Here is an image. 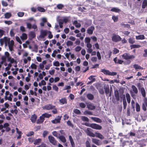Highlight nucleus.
I'll list each match as a JSON object with an SVG mask.
<instances>
[{"instance_id": "60", "label": "nucleus", "mask_w": 147, "mask_h": 147, "mask_svg": "<svg viewBox=\"0 0 147 147\" xmlns=\"http://www.w3.org/2000/svg\"><path fill=\"white\" fill-rule=\"evenodd\" d=\"M52 65L51 64H49L46 65L45 66V69L46 70H48L49 69L50 67Z\"/></svg>"}, {"instance_id": "34", "label": "nucleus", "mask_w": 147, "mask_h": 147, "mask_svg": "<svg viewBox=\"0 0 147 147\" xmlns=\"http://www.w3.org/2000/svg\"><path fill=\"white\" fill-rule=\"evenodd\" d=\"M146 6L147 7V0H144L142 3V7L144 9Z\"/></svg>"}, {"instance_id": "47", "label": "nucleus", "mask_w": 147, "mask_h": 147, "mask_svg": "<svg viewBox=\"0 0 147 147\" xmlns=\"http://www.w3.org/2000/svg\"><path fill=\"white\" fill-rule=\"evenodd\" d=\"M46 82L44 80H42L39 83V86L45 85L46 84Z\"/></svg>"}, {"instance_id": "29", "label": "nucleus", "mask_w": 147, "mask_h": 147, "mask_svg": "<svg viewBox=\"0 0 147 147\" xmlns=\"http://www.w3.org/2000/svg\"><path fill=\"white\" fill-rule=\"evenodd\" d=\"M137 40H143L145 39V36L143 35H140L136 36Z\"/></svg>"}, {"instance_id": "1", "label": "nucleus", "mask_w": 147, "mask_h": 147, "mask_svg": "<svg viewBox=\"0 0 147 147\" xmlns=\"http://www.w3.org/2000/svg\"><path fill=\"white\" fill-rule=\"evenodd\" d=\"M48 31L45 30H41L40 31V35L38 37V39L40 40H42L46 36Z\"/></svg>"}, {"instance_id": "44", "label": "nucleus", "mask_w": 147, "mask_h": 147, "mask_svg": "<svg viewBox=\"0 0 147 147\" xmlns=\"http://www.w3.org/2000/svg\"><path fill=\"white\" fill-rule=\"evenodd\" d=\"M141 92L143 96L145 97L146 96V92L144 88H141Z\"/></svg>"}, {"instance_id": "49", "label": "nucleus", "mask_w": 147, "mask_h": 147, "mask_svg": "<svg viewBox=\"0 0 147 147\" xmlns=\"http://www.w3.org/2000/svg\"><path fill=\"white\" fill-rule=\"evenodd\" d=\"M30 36L32 38H33L36 36V34L34 32H31L30 33Z\"/></svg>"}, {"instance_id": "5", "label": "nucleus", "mask_w": 147, "mask_h": 147, "mask_svg": "<svg viewBox=\"0 0 147 147\" xmlns=\"http://www.w3.org/2000/svg\"><path fill=\"white\" fill-rule=\"evenodd\" d=\"M5 100H8L9 101H12L13 96L12 94L10 93L9 91H6L5 93Z\"/></svg>"}, {"instance_id": "8", "label": "nucleus", "mask_w": 147, "mask_h": 147, "mask_svg": "<svg viewBox=\"0 0 147 147\" xmlns=\"http://www.w3.org/2000/svg\"><path fill=\"white\" fill-rule=\"evenodd\" d=\"M90 127L96 129L100 130L102 129V127L99 125L95 123H92L90 124Z\"/></svg>"}, {"instance_id": "9", "label": "nucleus", "mask_w": 147, "mask_h": 147, "mask_svg": "<svg viewBox=\"0 0 147 147\" xmlns=\"http://www.w3.org/2000/svg\"><path fill=\"white\" fill-rule=\"evenodd\" d=\"M49 140L50 142L54 145H57V142L55 138L52 136H50L48 137Z\"/></svg>"}, {"instance_id": "64", "label": "nucleus", "mask_w": 147, "mask_h": 147, "mask_svg": "<svg viewBox=\"0 0 147 147\" xmlns=\"http://www.w3.org/2000/svg\"><path fill=\"white\" fill-rule=\"evenodd\" d=\"M74 112L76 114H80L81 113L80 111L78 109H75L74 110Z\"/></svg>"}, {"instance_id": "4", "label": "nucleus", "mask_w": 147, "mask_h": 147, "mask_svg": "<svg viewBox=\"0 0 147 147\" xmlns=\"http://www.w3.org/2000/svg\"><path fill=\"white\" fill-rule=\"evenodd\" d=\"M121 56L123 59L126 60L134 59L135 58L134 55H130L129 54L126 53H124Z\"/></svg>"}, {"instance_id": "59", "label": "nucleus", "mask_w": 147, "mask_h": 147, "mask_svg": "<svg viewBox=\"0 0 147 147\" xmlns=\"http://www.w3.org/2000/svg\"><path fill=\"white\" fill-rule=\"evenodd\" d=\"M42 115L43 117H44V118L45 117L49 118L51 116V114H49L47 113L43 114Z\"/></svg>"}, {"instance_id": "25", "label": "nucleus", "mask_w": 147, "mask_h": 147, "mask_svg": "<svg viewBox=\"0 0 147 147\" xmlns=\"http://www.w3.org/2000/svg\"><path fill=\"white\" fill-rule=\"evenodd\" d=\"M111 11L118 13L121 11V10L117 7H113L111 9Z\"/></svg>"}, {"instance_id": "28", "label": "nucleus", "mask_w": 147, "mask_h": 147, "mask_svg": "<svg viewBox=\"0 0 147 147\" xmlns=\"http://www.w3.org/2000/svg\"><path fill=\"white\" fill-rule=\"evenodd\" d=\"M4 18L6 19L9 18L11 16V13L7 12L4 14Z\"/></svg>"}, {"instance_id": "11", "label": "nucleus", "mask_w": 147, "mask_h": 147, "mask_svg": "<svg viewBox=\"0 0 147 147\" xmlns=\"http://www.w3.org/2000/svg\"><path fill=\"white\" fill-rule=\"evenodd\" d=\"M9 50L11 51L13 49V47L14 45V42L13 40H11L8 43Z\"/></svg>"}, {"instance_id": "43", "label": "nucleus", "mask_w": 147, "mask_h": 147, "mask_svg": "<svg viewBox=\"0 0 147 147\" xmlns=\"http://www.w3.org/2000/svg\"><path fill=\"white\" fill-rule=\"evenodd\" d=\"M84 114L85 115H92V112L88 111H85L84 113Z\"/></svg>"}, {"instance_id": "35", "label": "nucleus", "mask_w": 147, "mask_h": 147, "mask_svg": "<svg viewBox=\"0 0 147 147\" xmlns=\"http://www.w3.org/2000/svg\"><path fill=\"white\" fill-rule=\"evenodd\" d=\"M126 99L127 102L128 103H130V96L129 94L128 93H127L126 94Z\"/></svg>"}, {"instance_id": "45", "label": "nucleus", "mask_w": 147, "mask_h": 147, "mask_svg": "<svg viewBox=\"0 0 147 147\" xmlns=\"http://www.w3.org/2000/svg\"><path fill=\"white\" fill-rule=\"evenodd\" d=\"M128 42L132 44L135 42V40L134 38H130L129 39Z\"/></svg>"}, {"instance_id": "48", "label": "nucleus", "mask_w": 147, "mask_h": 147, "mask_svg": "<svg viewBox=\"0 0 147 147\" xmlns=\"http://www.w3.org/2000/svg\"><path fill=\"white\" fill-rule=\"evenodd\" d=\"M52 88L53 90L56 92L58 91V88L55 84H53V85Z\"/></svg>"}, {"instance_id": "63", "label": "nucleus", "mask_w": 147, "mask_h": 147, "mask_svg": "<svg viewBox=\"0 0 147 147\" xmlns=\"http://www.w3.org/2000/svg\"><path fill=\"white\" fill-rule=\"evenodd\" d=\"M11 67V63H9L8 64L7 67H6L5 68V71H7L9 70L10 69V68Z\"/></svg>"}, {"instance_id": "21", "label": "nucleus", "mask_w": 147, "mask_h": 147, "mask_svg": "<svg viewBox=\"0 0 147 147\" xmlns=\"http://www.w3.org/2000/svg\"><path fill=\"white\" fill-rule=\"evenodd\" d=\"M91 119L95 122L98 123H100L102 122V120L98 118L92 117H91Z\"/></svg>"}, {"instance_id": "41", "label": "nucleus", "mask_w": 147, "mask_h": 147, "mask_svg": "<svg viewBox=\"0 0 147 147\" xmlns=\"http://www.w3.org/2000/svg\"><path fill=\"white\" fill-rule=\"evenodd\" d=\"M93 48L97 49H99V46L98 43H96L93 45Z\"/></svg>"}, {"instance_id": "57", "label": "nucleus", "mask_w": 147, "mask_h": 147, "mask_svg": "<svg viewBox=\"0 0 147 147\" xmlns=\"http://www.w3.org/2000/svg\"><path fill=\"white\" fill-rule=\"evenodd\" d=\"M112 19L114 22H116L118 20V17L117 16H112Z\"/></svg>"}, {"instance_id": "40", "label": "nucleus", "mask_w": 147, "mask_h": 147, "mask_svg": "<svg viewBox=\"0 0 147 147\" xmlns=\"http://www.w3.org/2000/svg\"><path fill=\"white\" fill-rule=\"evenodd\" d=\"M71 52L65 53H64L65 55L66 58L68 60H69V56H71Z\"/></svg>"}, {"instance_id": "55", "label": "nucleus", "mask_w": 147, "mask_h": 147, "mask_svg": "<svg viewBox=\"0 0 147 147\" xmlns=\"http://www.w3.org/2000/svg\"><path fill=\"white\" fill-rule=\"evenodd\" d=\"M37 9L40 12H44L45 11V9L42 7H38Z\"/></svg>"}, {"instance_id": "19", "label": "nucleus", "mask_w": 147, "mask_h": 147, "mask_svg": "<svg viewBox=\"0 0 147 147\" xmlns=\"http://www.w3.org/2000/svg\"><path fill=\"white\" fill-rule=\"evenodd\" d=\"M37 116L35 115H33L31 117L30 120L32 123H34L36 119Z\"/></svg>"}, {"instance_id": "6", "label": "nucleus", "mask_w": 147, "mask_h": 147, "mask_svg": "<svg viewBox=\"0 0 147 147\" xmlns=\"http://www.w3.org/2000/svg\"><path fill=\"white\" fill-rule=\"evenodd\" d=\"M121 39V37L118 35L114 34L112 37V40L114 42H117Z\"/></svg>"}, {"instance_id": "62", "label": "nucleus", "mask_w": 147, "mask_h": 147, "mask_svg": "<svg viewBox=\"0 0 147 147\" xmlns=\"http://www.w3.org/2000/svg\"><path fill=\"white\" fill-rule=\"evenodd\" d=\"M66 45L67 46H71L73 45V42L71 41H68L66 42Z\"/></svg>"}, {"instance_id": "13", "label": "nucleus", "mask_w": 147, "mask_h": 147, "mask_svg": "<svg viewBox=\"0 0 147 147\" xmlns=\"http://www.w3.org/2000/svg\"><path fill=\"white\" fill-rule=\"evenodd\" d=\"M92 141L93 143L97 145H100L102 144V142L99 140L95 138H92Z\"/></svg>"}, {"instance_id": "22", "label": "nucleus", "mask_w": 147, "mask_h": 147, "mask_svg": "<svg viewBox=\"0 0 147 147\" xmlns=\"http://www.w3.org/2000/svg\"><path fill=\"white\" fill-rule=\"evenodd\" d=\"M133 67L137 71L139 69H143L142 67L136 64L134 65Z\"/></svg>"}, {"instance_id": "16", "label": "nucleus", "mask_w": 147, "mask_h": 147, "mask_svg": "<svg viewBox=\"0 0 147 147\" xmlns=\"http://www.w3.org/2000/svg\"><path fill=\"white\" fill-rule=\"evenodd\" d=\"M94 29V27L93 26H91L87 30L88 33L89 34H92Z\"/></svg>"}, {"instance_id": "31", "label": "nucleus", "mask_w": 147, "mask_h": 147, "mask_svg": "<svg viewBox=\"0 0 147 147\" xmlns=\"http://www.w3.org/2000/svg\"><path fill=\"white\" fill-rule=\"evenodd\" d=\"M73 24L77 28H80L81 26V24L80 23H78L77 21H74Z\"/></svg>"}, {"instance_id": "36", "label": "nucleus", "mask_w": 147, "mask_h": 147, "mask_svg": "<svg viewBox=\"0 0 147 147\" xmlns=\"http://www.w3.org/2000/svg\"><path fill=\"white\" fill-rule=\"evenodd\" d=\"M140 47V45H132L130 46L131 49L139 48Z\"/></svg>"}, {"instance_id": "61", "label": "nucleus", "mask_w": 147, "mask_h": 147, "mask_svg": "<svg viewBox=\"0 0 147 147\" xmlns=\"http://www.w3.org/2000/svg\"><path fill=\"white\" fill-rule=\"evenodd\" d=\"M90 39L89 37H86L85 39V42L86 43H90Z\"/></svg>"}, {"instance_id": "33", "label": "nucleus", "mask_w": 147, "mask_h": 147, "mask_svg": "<svg viewBox=\"0 0 147 147\" xmlns=\"http://www.w3.org/2000/svg\"><path fill=\"white\" fill-rule=\"evenodd\" d=\"M20 37L22 40H26L27 38V35L25 33H23L22 35L20 36Z\"/></svg>"}, {"instance_id": "52", "label": "nucleus", "mask_w": 147, "mask_h": 147, "mask_svg": "<svg viewBox=\"0 0 147 147\" xmlns=\"http://www.w3.org/2000/svg\"><path fill=\"white\" fill-rule=\"evenodd\" d=\"M123 108L124 109H125L127 106V102L125 98L123 99Z\"/></svg>"}, {"instance_id": "51", "label": "nucleus", "mask_w": 147, "mask_h": 147, "mask_svg": "<svg viewBox=\"0 0 147 147\" xmlns=\"http://www.w3.org/2000/svg\"><path fill=\"white\" fill-rule=\"evenodd\" d=\"M53 65L54 66L58 67L59 66L60 63L59 61H54L53 62Z\"/></svg>"}, {"instance_id": "20", "label": "nucleus", "mask_w": 147, "mask_h": 147, "mask_svg": "<svg viewBox=\"0 0 147 147\" xmlns=\"http://www.w3.org/2000/svg\"><path fill=\"white\" fill-rule=\"evenodd\" d=\"M46 75V74L45 72L43 71L42 73L39 74L38 77L40 78V79L42 80L43 78V77L45 76Z\"/></svg>"}, {"instance_id": "3", "label": "nucleus", "mask_w": 147, "mask_h": 147, "mask_svg": "<svg viewBox=\"0 0 147 147\" xmlns=\"http://www.w3.org/2000/svg\"><path fill=\"white\" fill-rule=\"evenodd\" d=\"M10 41V38L7 37H5L3 38L0 39V43L1 45H2L4 43L5 44V46H7L8 43Z\"/></svg>"}, {"instance_id": "58", "label": "nucleus", "mask_w": 147, "mask_h": 147, "mask_svg": "<svg viewBox=\"0 0 147 147\" xmlns=\"http://www.w3.org/2000/svg\"><path fill=\"white\" fill-rule=\"evenodd\" d=\"M119 52V50L116 48H114L113 51V53L115 54L118 53Z\"/></svg>"}, {"instance_id": "15", "label": "nucleus", "mask_w": 147, "mask_h": 147, "mask_svg": "<svg viewBox=\"0 0 147 147\" xmlns=\"http://www.w3.org/2000/svg\"><path fill=\"white\" fill-rule=\"evenodd\" d=\"M61 117L58 116L57 118L55 119L54 120L52 121V122L53 123H59L61 120Z\"/></svg>"}, {"instance_id": "42", "label": "nucleus", "mask_w": 147, "mask_h": 147, "mask_svg": "<svg viewBox=\"0 0 147 147\" xmlns=\"http://www.w3.org/2000/svg\"><path fill=\"white\" fill-rule=\"evenodd\" d=\"M87 98L89 100H92L94 98V96L93 95L91 94H88L87 95Z\"/></svg>"}, {"instance_id": "46", "label": "nucleus", "mask_w": 147, "mask_h": 147, "mask_svg": "<svg viewBox=\"0 0 147 147\" xmlns=\"http://www.w3.org/2000/svg\"><path fill=\"white\" fill-rule=\"evenodd\" d=\"M82 49V47L80 46H77L75 48V50L76 51L78 52L80 51Z\"/></svg>"}, {"instance_id": "24", "label": "nucleus", "mask_w": 147, "mask_h": 147, "mask_svg": "<svg viewBox=\"0 0 147 147\" xmlns=\"http://www.w3.org/2000/svg\"><path fill=\"white\" fill-rule=\"evenodd\" d=\"M37 66L34 63H32L30 66L29 67V68L32 69H37Z\"/></svg>"}, {"instance_id": "26", "label": "nucleus", "mask_w": 147, "mask_h": 147, "mask_svg": "<svg viewBox=\"0 0 147 147\" xmlns=\"http://www.w3.org/2000/svg\"><path fill=\"white\" fill-rule=\"evenodd\" d=\"M69 140L70 141V143L72 147H75V144L73 141V139L71 136H69Z\"/></svg>"}, {"instance_id": "37", "label": "nucleus", "mask_w": 147, "mask_h": 147, "mask_svg": "<svg viewBox=\"0 0 147 147\" xmlns=\"http://www.w3.org/2000/svg\"><path fill=\"white\" fill-rule=\"evenodd\" d=\"M59 139L63 143H65L66 141L65 138L63 136H60L59 137Z\"/></svg>"}, {"instance_id": "50", "label": "nucleus", "mask_w": 147, "mask_h": 147, "mask_svg": "<svg viewBox=\"0 0 147 147\" xmlns=\"http://www.w3.org/2000/svg\"><path fill=\"white\" fill-rule=\"evenodd\" d=\"M82 120L85 121H89L88 119L86 117L84 116H82L81 117Z\"/></svg>"}, {"instance_id": "14", "label": "nucleus", "mask_w": 147, "mask_h": 147, "mask_svg": "<svg viewBox=\"0 0 147 147\" xmlns=\"http://www.w3.org/2000/svg\"><path fill=\"white\" fill-rule=\"evenodd\" d=\"M87 106L88 108L91 110H92L95 109V107L93 104L91 103H88L87 104Z\"/></svg>"}, {"instance_id": "32", "label": "nucleus", "mask_w": 147, "mask_h": 147, "mask_svg": "<svg viewBox=\"0 0 147 147\" xmlns=\"http://www.w3.org/2000/svg\"><path fill=\"white\" fill-rule=\"evenodd\" d=\"M13 107L15 109L14 110H11V113L13 114H16L18 112V110H17V107L16 106H14Z\"/></svg>"}, {"instance_id": "17", "label": "nucleus", "mask_w": 147, "mask_h": 147, "mask_svg": "<svg viewBox=\"0 0 147 147\" xmlns=\"http://www.w3.org/2000/svg\"><path fill=\"white\" fill-rule=\"evenodd\" d=\"M113 61L115 63L121 64L123 62V61L117 59V57L114 59Z\"/></svg>"}, {"instance_id": "54", "label": "nucleus", "mask_w": 147, "mask_h": 147, "mask_svg": "<svg viewBox=\"0 0 147 147\" xmlns=\"http://www.w3.org/2000/svg\"><path fill=\"white\" fill-rule=\"evenodd\" d=\"M44 65L42 64V63H40L39 65V69L43 70H45Z\"/></svg>"}, {"instance_id": "30", "label": "nucleus", "mask_w": 147, "mask_h": 147, "mask_svg": "<svg viewBox=\"0 0 147 147\" xmlns=\"http://www.w3.org/2000/svg\"><path fill=\"white\" fill-rule=\"evenodd\" d=\"M59 101L60 104L61 105L64 104L66 103H67V100L64 98L59 99Z\"/></svg>"}, {"instance_id": "53", "label": "nucleus", "mask_w": 147, "mask_h": 147, "mask_svg": "<svg viewBox=\"0 0 147 147\" xmlns=\"http://www.w3.org/2000/svg\"><path fill=\"white\" fill-rule=\"evenodd\" d=\"M136 109L137 112L139 111L140 110V105L138 103H136Z\"/></svg>"}, {"instance_id": "18", "label": "nucleus", "mask_w": 147, "mask_h": 147, "mask_svg": "<svg viewBox=\"0 0 147 147\" xmlns=\"http://www.w3.org/2000/svg\"><path fill=\"white\" fill-rule=\"evenodd\" d=\"M44 120V117L42 115L40 116V118L38 119L37 121V123L39 124L42 123Z\"/></svg>"}, {"instance_id": "23", "label": "nucleus", "mask_w": 147, "mask_h": 147, "mask_svg": "<svg viewBox=\"0 0 147 147\" xmlns=\"http://www.w3.org/2000/svg\"><path fill=\"white\" fill-rule=\"evenodd\" d=\"M11 70L12 71V73L13 75H16L18 74V68H16L15 69L12 68Z\"/></svg>"}, {"instance_id": "39", "label": "nucleus", "mask_w": 147, "mask_h": 147, "mask_svg": "<svg viewBox=\"0 0 147 147\" xmlns=\"http://www.w3.org/2000/svg\"><path fill=\"white\" fill-rule=\"evenodd\" d=\"M41 142V139H36L34 141V144L35 145L38 144Z\"/></svg>"}, {"instance_id": "38", "label": "nucleus", "mask_w": 147, "mask_h": 147, "mask_svg": "<svg viewBox=\"0 0 147 147\" xmlns=\"http://www.w3.org/2000/svg\"><path fill=\"white\" fill-rule=\"evenodd\" d=\"M63 23H64L62 19H60L59 20V23L60 28H61L63 27Z\"/></svg>"}, {"instance_id": "27", "label": "nucleus", "mask_w": 147, "mask_h": 147, "mask_svg": "<svg viewBox=\"0 0 147 147\" xmlns=\"http://www.w3.org/2000/svg\"><path fill=\"white\" fill-rule=\"evenodd\" d=\"M31 60V58L30 57H28L26 58H24L23 59V61L24 63L26 64L27 63L28 61H30Z\"/></svg>"}, {"instance_id": "56", "label": "nucleus", "mask_w": 147, "mask_h": 147, "mask_svg": "<svg viewBox=\"0 0 147 147\" xmlns=\"http://www.w3.org/2000/svg\"><path fill=\"white\" fill-rule=\"evenodd\" d=\"M63 7V5L61 4H58L57 5V7L59 9H61Z\"/></svg>"}, {"instance_id": "7", "label": "nucleus", "mask_w": 147, "mask_h": 147, "mask_svg": "<svg viewBox=\"0 0 147 147\" xmlns=\"http://www.w3.org/2000/svg\"><path fill=\"white\" fill-rule=\"evenodd\" d=\"M55 107V106L51 104H47L46 105L42 107V108L44 110H49L53 109Z\"/></svg>"}, {"instance_id": "12", "label": "nucleus", "mask_w": 147, "mask_h": 147, "mask_svg": "<svg viewBox=\"0 0 147 147\" xmlns=\"http://www.w3.org/2000/svg\"><path fill=\"white\" fill-rule=\"evenodd\" d=\"M146 107H147V99L145 98L144 99V102L142 106V109L144 111H146Z\"/></svg>"}, {"instance_id": "2", "label": "nucleus", "mask_w": 147, "mask_h": 147, "mask_svg": "<svg viewBox=\"0 0 147 147\" xmlns=\"http://www.w3.org/2000/svg\"><path fill=\"white\" fill-rule=\"evenodd\" d=\"M101 71L106 75L111 76H114L117 74V73L115 72H111L109 70L103 69H101Z\"/></svg>"}, {"instance_id": "10", "label": "nucleus", "mask_w": 147, "mask_h": 147, "mask_svg": "<svg viewBox=\"0 0 147 147\" xmlns=\"http://www.w3.org/2000/svg\"><path fill=\"white\" fill-rule=\"evenodd\" d=\"M132 91L130 90V92L132 96L135 94H137L138 92V90L137 88L134 85H132L131 86Z\"/></svg>"}]
</instances>
